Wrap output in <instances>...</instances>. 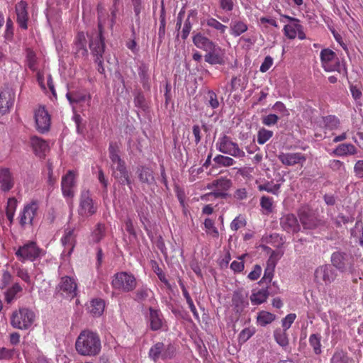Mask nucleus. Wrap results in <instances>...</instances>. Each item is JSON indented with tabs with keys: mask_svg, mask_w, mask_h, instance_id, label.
<instances>
[{
	"mask_svg": "<svg viewBox=\"0 0 363 363\" xmlns=\"http://www.w3.org/2000/svg\"><path fill=\"white\" fill-rule=\"evenodd\" d=\"M315 281L319 284H328L333 281L336 274L329 265L318 267L315 271Z\"/></svg>",
	"mask_w": 363,
	"mask_h": 363,
	"instance_id": "nucleus-17",
	"label": "nucleus"
},
{
	"mask_svg": "<svg viewBox=\"0 0 363 363\" xmlns=\"http://www.w3.org/2000/svg\"><path fill=\"white\" fill-rule=\"evenodd\" d=\"M62 245L69 249L70 253L74 247L75 239L73 229H66L64 236L61 239Z\"/></svg>",
	"mask_w": 363,
	"mask_h": 363,
	"instance_id": "nucleus-38",
	"label": "nucleus"
},
{
	"mask_svg": "<svg viewBox=\"0 0 363 363\" xmlns=\"http://www.w3.org/2000/svg\"><path fill=\"white\" fill-rule=\"evenodd\" d=\"M99 33L90 40L89 48L93 55L95 57V62L98 65V71L104 73L103 53L104 52V38L103 37L104 25L101 20H99Z\"/></svg>",
	"mask_w": 363,
	"mask_h": 363,
	"instance_id": "nucleus-3",
	"label": "nucleus"
},
{
	"mask_svg": "<svg viewBox=\"0 0 363 363\" xmlns=\"http://www.w3.org/2000/svg\"><path fill=\"white\" fill-rule=\"evenodd\" d=\"M331 262L334 267L341 271L347 269L350 264L348 256L344 253L335 252L332 255Z\"/></svg>",
	"mask_w": 363,
	"mask_h": 363,
	"instance_id": "nucleus-28",
	"label": "nucleus"
},
{
	"mask_svg": "<svg viewBox=\"0 0 363 363\" xmlns=\"http://www.w3.org/2000/svg\"><path fill=\"white\" fill-rule=\"evenodd\" d=\"M247 25L242 21H232L230 23V34L238 37L247 30Z\"/></svg>",
	"mask_w": 363,
	"mask_h": 363,
	"instance_id": "nucleus-34",
	"label": "nucleus"
},
{
	"mask_svg": "<svg viewBox=\"0 0 363 363\" xmlns=\"http://www.w3.org/2000/svg\"><path fill=\"white\" fill-rule=\"evenodd\" d=\"M150 328L152 330H158L162 328L164 318L160 310L149 308V314L147 316Z\"/></svg>",
	"mask_w": 363,
	"mask_h": 363,
	"instance_id": "nucleus-22",
	"label": "nucleus"
},
{
	"mask_svg": "<svg viewBox=\"0 0 363 363\" xmlns=\"http://www.w3.org/2000/svg\"><path fill=\"white\" fill-rule=\"evenodd\" d=\"M111 286L113 289L119 292L126 293L132 291L135 289L137 281L132 274L121 272L113 275Z\"/></svg>",
	"mask_w": 363,
	"mask_h": 363,
	"instance_id": "nucleus-6",
	"label": "nucleus"
},
{
	"mask_svg": "<svg viewBox=\"0 0 363 363\" xmlns=\"http://www.w3.org/2000/svg\"><path fill=\"white\" fill-rule=\"evenodd\" d=\"M208 104L210 105V106L212 108H216L219 106V102H218V100L217 99V96L215 92H213V91H209L208 92Z\"/></svg>",
	"mask_w": 363,
	"mask_h": 363,
	"instance_id": "nucleus-63",
	"label": "nucleus"
},
{
	"mask_svg": "<svg viewBox=\"0 0 363 363\" xmlns=\"http://www.w3.org/2000/svg\"><path fill=\"white\" fill-rule=\"evenodd\" d=\"M35 119L36 127L39 132L43 133L49 130L50 125V118L44 107H40L36 110Z\"/></svg>",
	"mask_w": 363,
	"mask_h": 363,
	"instance_id": "nucleus-21",
	"label": "nucleus"
},
{
	"mask_svg": "<svg viewBox=\"0 0 363 363\" xmlns=\"http://www.w3.org/2000/svg\"><path fill=\"white\" fill-rule=\"evenodd\" d=\"M41 250L35 242H30L20 247L16 252L17 257L22 262L26 260L33 261L40 256Z\"/></svg>",
	"mask_w": 363,
	"mask_h": 363,
	"instance_id": "nucleus-14",
	"label": "nucleus"
},
{
	"mask_svg": "<svg viewBox=\"0 0 363 363\" xmlns=\"http://www.w3.org/2000/svg\"><path fill=\"white\" fill-rule=\"evenodd\" d=\"M39 213V203L37 201H32L26 204L20 213V224L21 225H33L35 218Z\"/></svg>",
	"mask_w": 363,
	"mask_h": 363,
	"instance_id": "nucleus-13",
	"label": "nucleus"
},
{
	"mask_svg": "<svg viewBox=\"0 0 363 363\" xmlns=\"http://www.w3.org/2000/svg\"><path fill=\"white\" fill-rule=\"evenodd\" d=\"M277 157L286 166H294L296 164L303 166L306 161V157L301 152H280Z\"/></svg>",
	"mask_w": 363,
	"mask_h": 363,
	"instance_id": "nucleus-18",
	"label": "nucleus"
},
{
	"mask_svg": "<svg viewBox=\"0 0 363 363\" xmlns=\"http://www.w3.org/2000/svg\"><path fill=\"white\" fill-rule=\"evenodd\" d=\"M193 43L196 47L206 52L213 48L216 45L214 42L201 33H196L193 36Z\"/></svg>",
	"mask_w": 363,
	"mask_h": 363,
	"instance_id": "nucleus-29",
	"label": "nucleus"
},
{
	"mask_svg": "<svg viewBox=\"0 0 363 363\" xmlns=\"http://www.w3.org/2000/svg\"><path fill=\"white\" fill-rule=\"evenodd\" d=\"M225 50L217 45L208 50L204 55L205 61L211 65H223L225 62Z\"/></svg>",
	"mask_w": 363,
	"mask_h": 363,
	"instance_id": "nucleus-20",
	"label": "nucleus"
},
{
	"mask_svg": "<svg viewBox=\"0 0 363 363\" xmlns=\"http://www.w3.org/2000/svg\"><path fill=\"white\" fill-rule=\"evenodd\" d=\"M16 274L18 277H20L23 281H24L26 283H27L29 286L33 287V282L30 278V276L28 274V272L26 269L23 268H18L16 271Z\"/></svg>",
	"mask_w": 363,
	"mask_h": 363,
	"instance_id": "nucleus-56",
	"label": "nucleus"
},
{
	"mask_svg": "<svg viewBox=\"0 0 363 363\" xmlns=\"http://www.w3.org/2000/svg\"><path fill=\"white\" fill-rule=\"evenodd\" d=\"M322 67L326 72H337L344 76L347 75V69L345 64H342L333 50L327 48L320 52Z\"/></svg>",
	"mask_w": 363,
	"mask_h": 363,
	"instance_id": "nucleus-4",
	"label": "nucleus"
},
{
	"mask_svg": "<svg viewBox=\"0 0 363 363\" xmlns=\"http://www.w3.org/2000/svg\"><path fill=\"white\" fill-rule=\"evenodd\" d=\"M30 145L35 154L39 157H45L46 152L49 150L48 143L38 136L30 138Z\"/></svg>",
	"mask_w": 363,
	"mask_h": 363,
	"instance_id": "nucleus-25",
	"label": "nucleus"
},
{
	"mask_svg": "<svg viewBox=\"0 0 363 363\" xmlns=\"http://www.w3.org/2000/svg\"><path fill=\"white\" fill-rule=\"evenodd\" d=\"M245 220L240 216L236 217L230 223V228L232 230L236 231L238 229L245 226Z\"/></svg>",
	"mask_w": 363,
	"mask_h": 363,
	"instance_id": "nucleus-58",
	"label": "nucleus"
},
{
	"mask_svg": "<svg viewBox=\"0 0 363 363\" xmlns=\"http://www.w3.org/2000/svg\"><path fill=\"white\" fill-rule=\"evenodd\" d=\"M109 157L111 161V169L113 177L121 184L130 186L131 182L127 171L125 163L119 155V147L116 143H111L108 147Z\"/></svg>",
	"mask_w": 363,
	"mask_h": 363,
	"instance_id": "nucleus-2",
	"label": "nucleus"
},
{
	"mask_svg": "<svg viewBox=\"0 0 363 363\" xmlns=\"http://www.w3.org/2000/svg\"><path fill=\"white\" fill-rule=\"evenodd\" d=\"M354 173L357 178H363V160H357L354 166Z\"/></svg>",
	"mask_w": 363,
	"mask_h": 363,
	"instance_id": "nucleus-60",
	"label": "nucleus"
},
{
	"mask_svg": "<svg viewBox=\"0 0 363 363\" xmlns=\"http://www.w3.org/2000/svg\"><path fill=\"white\" fill-rule=\"evenodd\" d=\"M15 92L11 89H5L0 92V114L10 112L15 101Z\"/></svg>",
	"mask_w": 363,
	"mask_h": 363,
	"instance_id": "nucleus-16",
	"label": "nucleus"
},
{
	"mask_svg": "<svg viewBox=\"0 0 363 363\" xmlns=\"http://www.w3.org/2000/svg\"><path fill=\"white\" fill-rule=\"evenodd\" d=\"M206 25L211 28L218 30L220 34L225 33L227 26L222 24L214 18H208L206 19Z\"/></svg>",
	"mask_w": 363,
	"mask_h": 363,
	"instance_id": "nucleus-43",
	"label": "nucleus"
},
{
	"mask_svg": "<svg viewBox=\"0 0 363 363\" xmlns=\"http://www.w3.org/2000/svg\"><path fill=\"white\" fill-rule=\"evenodd\" d=\"M275 318L276 316L274 314L265 311H262L257 314V322L260 326L264 327L272 323L275 320Z\"/></svg>",
	"mask_w": 363,
	"mask_h": 363,
	"instance_id": "nucleus-37",
	"label": "nucleus"
},
{
	"mask_svg": "<svg viewBox=\"0 0 363 363\" xmlns=\"http://www.w3.org/2000/svg\"><path fill=\"white\" fill-rule=\"evenodd\" d=\"M97 211V206L93 201L91 193L88 189L81 192L78 214L83 218L93 216Z\"/></svg>",
	"mask_w": 363,
	"mask_h": 363,
	"instance_id": "nucleus-10",
	"label": "nucleus"
},
{
	"mask_svg": "<svg viewBox=\"0 0 363 363\" xmlns=\"http://www.w3.org/2000/svg\"><path fill=\"white\" fill-rule=\"evenodd\" d=\"M234 5L235 4L233 0H220V8L225 12L232 11L233 10Z\"/></svg>",
	"mask_w": 363,
	"mask_h": 363,
	"instance_id": "nucleus-59",
	"label": "nucleus"
},
{
	"mask_svg": "<svg viewBox=\"0 0 363 363\" xmlns=\"http://www.w3.org/2000/svg\"><path fill=\"white\" fill-rule=\"evenodd\" d=\"M247 295L242 291H235L232 298V306L237 313H241L248 306Z\"/></svg>",
	"mask_w": 363,
	"mask_h": 363,
	"instance_id": "nucleus-24",
	"label": "nucleus"
},
{
	"mask_svg": "<svg viewBox=\"0 0 363 363\" xmlns=\"http://www.w3.org/2000/svg\"><path fill=\"white\" fill-rule=\"evenodd\" d=\"M204 226L206 232L208 235L214 238H217L219 235L217 228L214 225L213 221L210 218H206L204 220Z\"/></svg>",
	"mask_w": 363,
	"mask_h": 363,
	"instance_id": "nucleus-46",
	"label": "nucleus"
},
{
	"mask_svg": "<svg viewBox=\"0 0 363 363\" xmlns=\"http://www.w3.org/2000/svg\"><path fill=\"white\" fill-rule=\"evenodd\" d=\"M357 148L351 143H342L338 145L333 153L337 157H347L357 153Z\"/></svg>",
	"mask_w": 363,
	"mask_h": 363,
	"instance_id": "nucleus-30",
	"label": "nucleus"
},
{
	"mask_svg": "<svg viewBox=\"0 0 363 363\" xmlns=\"http://www.w3.org/2000/svg\"><path fill=\"white\" fill-rule=\"evenodd\" d=\"M87 308L92 316H101L104 311L105 302L101 298H94L90 301Z\"/></svg>",
	"mask_w": 363,
	"mask_h": 363,
	"instance_id": "nucleus-32",
	"label": "nucleus"
},
{
	"mask_svg": "<svg viewBox=\"0 0 363 363\" xmlns=\"http://www.w3.org/2000/svg\"><path fill=\"white\" fill-rule=\"evenodd\" d=\"M254 333L255 330L253 329L245 328L240 332L239 339L242 342H246L254 335Z\"/></svg>",
	"mask_w": 363,
	"mask_h": 363,
	"instance_id": "nucleus-61",
	"label": "nucleus"
},
{
	"mask_svg": "<svg viewBox=\"0 0 363 363\" xmlns=\"http://www.w3.org/2000/svg\"><path fill=\"white\" fill-rule=\"evenodd\" d=\"M66 97L72 105L89 101L90 99V96L85 91L68 92Z\"/></svg>",
	"mask_w": 363,
	"mask_h": 363,
	"instance_id": "nucleus-33",
	"label": "nucleus"
},
{
	"mask_svg": "<svg viewBox=\"0 0 363 363\" xmlns=\"http://www.w3.org/2000/svg\"><path fill=\"white\" fill-rule=\"evenodd\" d=\"M176 352L175 347L172 344L164 345L162 342H157L149 350V357L154 362L160 359L167 360L172 359Z\"/></svg>",
	"mask_w": 363,
	"mask_h": 363,
	"instance_id": "nucleus-9",
	"label": "nucleus"
},
{
	"mask_svg": "<svg viewBox=\"0 0 363 363\" xmlns=\"http://www.w3.org/2000/svg\"><path fill=\"white\" fill-rule=\"evenodd\" d=\"M74 45L75 52L78 57H84L87 56L86 40L83 32H80L77 34Z\"/></svg>",
	"mask_w": 363,
	"mask_h": 363,
	"instance_id": "nucleus-31",
	"label": "nucleus"
},
{
	"mask_svg": "<svg viewBox=\"0 0 363 363\" xmlns=\"http://www.w3.org/2000/svg\"><path fill=\"white\" fill-rule=\"evenodd\" d=\"M273 199L271 197L263 196L260 199V206L267 214L273 211Z\"/></svg>",
	"mask_w": 363,
	"mask_h": 363,
	"instance_id": "nucleus-48",
	"label": "nucleus"
},
{
	"mask_svg": "<svg viewBox=\"0 0 363 363\" xmlns=\"http://www.w3.org/2000/svg\"><path fill=\"white\" fill-rule=\"evenodd\" d=\"M14 185V180L10 170L7 168L0 169V186L4 191H9Z\"/></svg>",
	"mask_w": 363,
	"mask_h": 363,
	"instance_id": "nucleus-27",
	"label": "nucleus"
},
{
	"mask_svg": "<svg viewBox=\"0 0 363 363\" xmlns=\"http://www.w3.org/2000/svg\"><path fill=\"white\" fill-rule=\"evenodd\" d=\"M35 315L26 308H21L13 311L11 316V325L19 330H28L34 323Z\"/></svg>",
	"mask_w": 363,
	"mask_h": 363,
	"instance_id": "nucleus-5",
	"label": "nucleus"
},
{
	"mask_svg": "<svg viewBox=\"0 0 363 363\" xmlns=\"http://www.w3.org/2000/svg\"><path fill=\"white\" fill-rule=\"evenodd\" d=\"M298 216L304 229L313 230L325 225V221L308 206L301 207L298 211Z\"/></svg>",
	"mask_w": 363,
	"mask_h": 363,
	"instance_id": "nucleus-7",
	"label": "nucleus"
},
{
	"mask_svg": "<svg viewBox=\"0 0 363 363\" xmlns=\"http://www.w3.org/2000/svg\"><path fill=\"white\" fill-rule=\"evenodd\" d=\"M350 358L342 350H336L331 358V363H349Z\"/></svg>",
	"mask_w": 363,
	"mask_h": 363,
	"instance_id": "nucleus-47",
	"label": "nucleus"
},
{
	"mask_svg": "<svg viewBox=\"0 0 363 363\" xmlns=\"http://www.w3.org/2000/svg\"><path fill=\"white\" fill-rule=\"evenodd\" d=\"M281 17L291 22L290 24L285 25L283 29L284 35L289 39H295L296 36L300 40L306 39V36L303 30V27L300 24L298 19L287 15H281Z\"/></svg>",
	"mask_w": 363,
	"mask_h": 363,
	"instance_id": "nucleus-12",
	"label": "nucleus"
},
{
	"mask_svg": "<svg viewBox=\"0 0 363 363\" xmlns=\"http://www.w3.org/2000/svg\"><path fill=\"white\" fill-rule=\"evenodd\" d=\"M257 188L259 191H265L268 193L277 195L280 189V184H274L272 182H267L263 184H259Z\"/></svg>",
	"mask_w": 363,
	"mask_h": 363,
	"instance_id": "nucleus-42",
	"label": "nucleus"
},
{
	"mask_svg": "<svg viewBox=\"0 0 363 363\" xmlns=\"http://www.w3.org/2000/svg\"><path fill=\"white\" fill-rule=\"evenodd\" d=\"M58 289L66 293L67 295L74 297L77 293V284L75 280L69 277H64L58 285Z\"/></svg>",
	"mask_w": 363,
	"mask_h": 363,
	"instance_id": "nucleus-26",
	"label": "nucleus"
},
{
	"mask_svg": "<svg viewBox=\"0 0 363 363\" xmlns=\"http://www.w3.org/2000/svg\"><path fill=\"white\" fill-rule=\"evenodd\" d=\"M75 349L82 356L94 357L101 350V343L99 335L91 330L82 331L77 338Z\"/></svg>",
	"mask_w": 363,
	"mask_h": 363,
	"instance_id": "nucleus-1",
	"label": "nucleus"
},
{
	"mask_svg": "<svg viewBox=\"0 0 363 363\" xmlns=\"http://www.w3.org/2000/svg\"><path fill=\"white\" fill-rule=\"evenodd\" d=\"M152 291L146 286H143L135 292V300L138 301H145L152 295Z\"/></svg>",
	"mask_w": 363,
	"mask_h": 363,
	"instance_id": "nucleus-49",
	"label": "nucleus"
},
{
	"mask_svg": "<svg viewBox=\"0 0 363 363\" xmlns=\"http://www.w3.org/2000/svg\"><path fill=\"white\" fill-rule=\"evenodd\" d=\"M139 179L141 182L151 184L154 182L153 172L147 167H142L139 173Z\"/></svg>",
	"mask_w": 363,
	"mask_h": 363,
	"instance_id": "nucleus-41",
	"label": "nucleus"
},
{
	"mask_svg": "<svg viewBox=\"0 0 363 363\" xmlns=\"http://www.w3.org/2000/svg\"><path fill=\"white\" fill-rule=\"evenodd\" d=\"M269 294L267 289H260L253 291L250 296V301L254 305H259L265 302Z\"/></svg>",
	"mask_w": 363,
	"mask_h": 363,
	"instance_id": "nucleus-35",
	"label": "nucleus"
},
{
	"mask_svg": "<svg viewBox=\"0 0 363 363\" xmlns=\"http://www.w3.org/2000/svg\"><path fill=\"white\" fill-rule=\"evenodd\" d=\"M273 65V59L272 57H271L270 56H267L264 60V62L262 63L260 67H259V70L261 72H266L267 71H268L269 69V68L272 66Z\"/></svg>",
	"mask_w": 363,
	"mask_h": 363,
	"instance_id": "nucleus-62",
	"label": "nucleus"
},
{
	"mask_svg": "<svg viewBox=\"0 0 363 363\" xmlns=\"http://www.w3.org/2000/svg\"><path fill=\"white\" fill-rule=\"evenodd\" d=\"M216 146V149L223 154L230 155L238 158L245 157V152L239 147L236 143H234L226 135L219 138Z\"/></svg>",
	"mask_w": 363,
	"mask_h": 363,
	"instance_id": "nucleus-8",
	"label": "nucleus"
},
{
	"mask_svg": "<svg viewBox=\"0 0 363 363\" xmlns=\"http://www.w3.org/2000/svg\"><path fill=\"white\" fill-rule=\"evenodd\" d=\"M325 123L330 130H336L340 125V120L334 116H327L325 118Z\"/></svg>",
	"mask_w": 363,
	"mask_h": 363,
	"instance_id": "nucleus-53",
	"label": "nucleus"
},
{
	"mask_svg": "<svg viewBox=\"0 0 363 363\" xmlns=\"http://www.w3.org/2000/svg\"><path fill=\"white\" fill-rule=\"evenodd\" d=\"M309 345L313 348L315 354H320L322 352L321 349V335L320 334H312L309 337Z\"/></svg>",
	"mask_w": 363,
	"mask_h": 363,
	"instance_id": "nucleus-39",
	"label": "nucleus"
},
{
	"mask_svg": "<svg viewBox=\"0 0 363 363\" xmlns=\"http://www.w3.org/2000/svg\"><path fill=\"white\" fill-rule=\"evenodd\" d=\"M75 184L76 174L74 171L69 170L62 178L61 189L64 197L72 198L74 196Z\"/></svg>",
	"mask_w": 363,
	"mask_h": 363,
	"instance_id": "nucleus-15",
	"label": "nucleus"
},
{
	"mask_svg": "<svg viewBox=\"0 0 363 363\" xmlns=\"http://www.w3.org/2000/svg\"><path fill=\"white\" fill-rule=\"evenodd\" d=\"M105 226L101 223L97 224L96 228L92 233V240L95 242H99L104 237Z\"/></svg>",
	"mask_w": 363,
	"mask_h": 363,
	"instance_id": "nucleus-51",
	"label": "nucleus"
},
{
	"mask_svg": "<svg viewBox=\"0 0 363 363\" xmlns=\"http://www.w3.org/2000/svg\"><path fill=\"white\" fill-rule=\"evenodd\" d=\"M213 161L216 164L223 167H230L236 163L235 160H233V158L221 155L216 156L213 159Z\"/></svg>",
	"mask_w": 363,
	"mask_h": 363,
	"instance_id": "nucleus-45",
	"label": "nucleus"
},
{
	"mask_svg": "<svg viewBox=\"0 0 363 363\" xmlns=\"http://www.w3.org/2000/svg\"><path fill=\"white\" fill-rule=\"evenodd\" d=\"M329 167L335 172L342 173L345 172V166L343 162L339 160H331L329 162Z\"/></svg>",
	"mask_w": 363,
	"mask_h": 363,
	"instance_id": "nucleus-52",
	"label": "nucleus"
},
{
	"mask_svg": "<svg viewBox=\"0 0 363 363\" xmlns=\"http://www.w3.org/2000/svg\"><path fill=\"white\" fill-rule=\"evenodd\" d=\"M22 288L18 284H15L6 293V300L8 303L12 301L16 294L21 291Z\"/></svg>",
	"mask_w": 363,
	"mask_h": 363,
	"instance_id": "nucleus-54",
	"label": "nucleus"
},
{
	"mask_svg": "<svg viewBox=\"0 0 363 363\" xmlns=\"http://www.w3.org/2000/svg\"><path fill=\"white\" fill-rule=\"evenodd\" d=\"M17 200L13 197L9 198L8 199L6 208V215L10 223L13 222L15 212L17 208Z\"/></svg>",
	"mask_w": 363,
	"mask_h": 363,
	"instance_id": "nucleus-40",
	"label": "nucleus"
},
{
	"mask_svg": "<svg viewBox=\"0 0 363 363\" xmlns=\"http://www.w3.org/2000/svg\"><path fill=\"white\" fill-rule=\"evenodd\" d=\"M273 134L272 130L264 128H260L257 133V143L260 145L264 144L273 136Z\"/></svg>",
	"mask_w": 363,
	"mask_h": 363,
	"instance_id": "nucleus-44",
	"label": "nucleus"
},
{
	"mask_svg": "<svg viewBox=\"0 0 363 363\" xmlns=\"http://www.w3.org/2000/svg\"><path fill=\"white\" fill-rule=\"evenodd\" d=\"M182 293H183V295L186 301V303L191 310V311L192 312L194 316L196 318V319H199V313L196 311V306H194V302H193V300L192 298H191L189 292L187 291V290L183 287L182 289Z\"/></svg>",
	"mask_w": 363,
	"mask_h": 363,
	"instance_id": "nucleus-50",
	"label": "nucleus"
},
{
	"mask_svg": "<svg viewBox=\"0 0 363 363\" xmlns=\"http://www.w3.org/2000/svg\"><path fill=\"white\" fill-rule=\"evenodd\" d=\"M279 121V117L276 114H269L267 116H263L262 118V123L264 125L272 126L277 123Z\"/></svg>",
	"mask_w": 363,
	"mask_h": 363,
	"instance_id": "nucleus-55",
	"label": "nucleus"
},
{
	"mask_svg": "<svg viewBox=\"0 0 363 363\" xmlns=\"http://www.w3.org/2000/svg\"><path fill=\"white\" fill-rule=\"evenodd\" d=\"M281 228L288 233H296L300 231L301 225L293 213H286L280 218Z\"/></svg>",
	"mask_w": 363,
	"mask_h": 363,
	"instance_id": "nucleus-19",
	"label": "nucleus"
},
{
	"mask_svg": "<svg viewBox=\"0 0 363 363\" xmlns=\"http://www.w3.org/2000/svg\"><path fill=\"white\" fill-rule=\"evenodd\" d=\"M232 186L233 183L230 179L221 177L208 183L206 189L213 190L209 195L213 196L215 198L225 199L228 196V191Z\"/></svg>",
	"mask_w": 363,
	"mask_h": 363,
	"instance_id": "nucleus-11",
	"label": "nucleus"
},
{
	"mask_svg": "<svg viewBox=\"0 0 363 363\" xmlns=\"http://www.w3.org/2000/svg\"><path fill=\"white\" fill-rule=\"evenodd\" d=\"M262 268L259 265H255L251 272L248 274V278L252 281L257 280L261 275Z\"/></svg>",
	"mask_w": 363,
	"mask_h": 363,
	"instance_id": "nucleus-64",
	"label": "nucleus"
},
{
	"mask_svg": "<svg viewBox=\"0 0 363 363\" xmlns=\"http://www.w3.org/2000/svg\"><path fill=\"white\" fill-rule=\"evenodd\" d=\"M27 6L28 4L24 1H21L16 5L17 22L19 26L23 29L28 28V15L27 11Z\"/></svg>",
	"mask_w": 363,
	"mask_h": 363,
	"instance_id": "nucleus-23",
	"label": "nucleus"
},
{
	"mask_svg": "<svg viewBox=\"0 0 363 363\" xmlns=\"http://www.w3.org/2000/svg\"><path fill=\"white\" fill-rule=\"evenodd\" d=\"M274 337L276 342L282 348H286L289 344L288 335L286 330L277 329L274 332Z\"/></svg>",
	"mask_w": 363,
	"mask_h": 363,
	"instance_id": "nucleus-36",
	"label": "nucleus"
},
{
	"mask_svg": "<svg viewBox=\"0 0 363 363\" xmlns=\"http://www.w3.org/2000/svg\"><path fill=\"white\" fill-rule=\"evenodd\" d=\"M296 315L295 313H289L282 320L281 324L284 330H287L290 328L291 324L294 322Z\"/></svg>",
	"mask_w": 363,
	"mask_h": 363,
	"instance_id": "nucleus-57",
	"label": "nucleus"
}]
</instances>
